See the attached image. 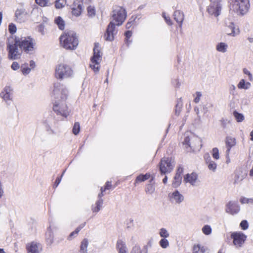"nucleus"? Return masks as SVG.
I'll return each mask as SVG.
<instances>
[{"instance_id":"nucleus-1","label":"nucleus","mask_w":253,"mask_h":253,"mask_svg":"<svg viewBox=\"0 0 253 253\" xmlns=\"http://www.w3.org/2000/svg\"><path fill=\"white\" fill-rule=\"evenodd\" d=\"M68 90L66 87L60 83L54 84L53 95L57 100L55 101L53 109L57 114L67 117L69 115V110L65 100L68 96Z\"/></svg>"},{"instance_id":"nucleus-2","label":"nucleus","mask_w":253,"mask_h":253,"mask_svg":"<svg viewBox=\"0 0 253 253\" xmlns=\"http://www.w3.org/2000/svg\"><path fill=\"white\" fill-rule=\"evenodd\" d=\"M60 40L62 46L67 49L74 50L79 44L78 37L73 31L64 32L60 36Z\"/></svg>"},{"instance_id":"nucleus-3","label":"nucleus","mask_w":253,"mask_h":253,"mask_svg":"<svg viewBox=\"0 0 253 253\" xmlns=\"http://www.w3.org/2000/svg\"><path fill=\"white\" fill-rule=\"evenodd\" d=\"M6 48L8 50V57L10 59L16 60L20 57L22 51L19 46L17 39L15 40H8Z\"/></svg>"},{"instance_id":"nucleus-4","label":"nucleus","mask_w":253,"mask_h":253,"mask_svg":"<svg viewBox=\"0 0 253 253\" xmlns=\"http://www.w3.org/2000/svg\"><path fill=\"white\" fill-rule=\"evenodd\" d=\"M73 71L71 68L64 64H58L55 68V75L56 78L63 80L73 76Z\"/></svg>"},{"instance_id":"nucleus-5","label":"nucleus","mask_w":253,"mask_h":253,"mask_svg":"<svg viewBox=\"0 0 253 253\" xmlns=\"http://www.w3.org/2000/svg\"><path fill=\"white\" fill-rule=\"evenodd\" d=\"M175 165L172 158L164 157L159 163V169L162 174L170 173L173 170Z\"/></svg>"},{"instance_id":"nucleus-6","label":"nucleus","mask_w":253,"mask_h":253,"mask_svg":"<svg viewBox=\"0 0 253 253\" xmlns=\"http://www.w3.org/2000/svg\"><path fill=\"white\" fill-rule=\"evenodd\" d=\"M183 145H187L193 151L199 150L201 148V140L199 137L195 136L193 134L188 135H185L184 140L182 142Z\"/></svg>"},{"instance_id":"nucleus-7","label":"nucleus","mask_w":253,"mask_h":253,"mask_svg":"<svg viewBox=\"0 0 253 253\" xmlns=\"http://www.w3.org/2000/svg\"><path fill=\"white\" fill-rule=\"evenodd\" d=\"M17 42L22 51L31 54L34 51L35 41L30 37L17 39Z\"/></svg>"},{"instance_id":"nucleus-8","label":"nucleus","mask_w":253,"mask_h":253,"mask_svg":"<svg viewBox=\"0 0 253 253\" xmlns=\"http://www.w3.org/2000/svg\"><path fill=\"white\" fill-rule=\"evenodd\" d=\"M112 17L113 20L117 23V25L120 26L126 18V11L121 6H115L112 12Z\"/></svg>"},{"instance_id":"nucleus-9","label":"nucleus","mask_w":253,"mask_h":253,"mask_svg":"<svg viewBox=\"0 0 253 253\" xmlns=\"http://www.w3.org/2000/svg\"><path fill=\"white\" fill-rule=\"evenodd\" d=\"M232 3L233 10L237 13L244 15L248 11L249 0H232Z\"/></svg>"},{"instance_id":"nucleus-10","label":"nucleus","mask_w":253,"mask_h":253,"mask_svg":"<svg viewBox=\"0 0 253 253\" xmlns=\"http://www.w3.org/2000/svg\"><path fill=\"white\" fill-rule=\"evenodd\" d=\"M99 48L98 45L95 44L93 48V56L91 58V63L90 64V67L93 69L94 72L98 71V65L102 59V56L100 54Z\"/></svg>"},{"instance_id":"nucleus-11","label":"nucleus","mask_w":253,"mask_h":253,"mask_svg":"<svg viewBox=\"0 0 253 253\" xmlns=\"http://www.w3.org/2000/svg\"><path fill=\"white\" fill-rule=\"evenodd\" d=\"M231 237L233 239L234 245L236 247H241L247 238L245 235L241 232L233 233L231 235Z\"/></svg>"},{"instance_id":"nucleus-12","label":"nucleus","mask_w":253,"mask_h":253,"mask_svg":"<svg viewBox=\"0 0 253 253\" xmlns=\"http://www.w3.org/2000/svg\"><path fill=\"white\" fill-rule=\"evenodd\" d=\"M117 31L115 29V24L113 22H110L106 29L104 38L106 41H112L114 40V35Z\"/></svg>"},{"instance_id":"nucleus-13","label":"nucleus","mask_w":253,"mask_h":253,"mask_svg":"<svg viewBox=\"0 0 253 253\" xmlns=\"http://www.w3.org/2000/svg\"><path fill=\"white\" fill-rule=\"evenodd\" d=\"M221 10V4L219 3H211L207 9L209 13L214 17H217L220 14Z\"/></svg>"},{"instance_id":"nucleus-14","label":"nucleus","mask_w":253,"mask_h":253,"mask_svg":"<svg viewBox=\"0 0 253 253\" xmlns=\"http://www.w3.org/2000/svg\"><path fill=\"white\" fill-rule=\"evenodd\" d=\"M239 210L240 207L237 202L230 201L226 205V211L230 214H236Z\"/></svg>"},{"instance_id":"nucleus-15","label":"nucleus","mask_w":253,"mask_h":253,"mask_svg":"<svg viewBox=\"0 0 253 253\" xmlns=\"http://www.w3.org/2000/svg\"><path fill=\"white\" fill-rule=\"evenodd\" d=\"M227 24L226 31L228 35L235 37L238 35L240 33L239 28L237 26H236L233 22H229V24Z\"/></svg>"},{"instance_id":"nucleus-16","label":"nucleus","mask_w":253,"mask_h":253,"mask_svg":"<svg viewBox=\"0 0 253 253\" xmlns=\"http://www.w3.org/2000/svg\"><path fill=\"white\" fill-rule=\"evenodd\" d=\"M12 91L10 86H6L0 93V96L6 102L10 101L12 99Z\"/></svg>"},{"instance_id":"nucleus-17","label":"nucleus","mask_w":253,"mask_h":253,"mask_svg":"<svg viewBox=\"0 0 253 253\" xmlns=\"http://www.w3.org/2000/svg\"><path fill=\"white\" fill-rule=\"evenodd\" d=\"M27 12L24 8L17 9L15 13V17L19 22L25 21L27 18Z\"/></svg>"},{"instance_id":"nucleus-18","label":"nucleus","mask_w":253,"mask_h":253,"mask_svg":"<svg viewBox=\"0 0 253 253\" xmlns=\"http://www.w3.org/2000/svg\"><path fill=\"white\" fill-rule=\"evenodd\" d=\"M183 168L179 167L177 169V172L174 177V180L172 182V186L173 187H177L181 183L182 176L181 174L183 172Z\"/></svg>"},{"instance_id":"nucleus-19","label":"nucleus","mask_w":253,"mask_h":253,"mask_svg":"<svg viewBox=\"0 0 253 253\" xmlns=\"http://www.w3.org/2000/svg\"><path fill=\"white\" fill-rule=\"evenodd\" d=\"M26 249L28 253H40L41 251L40 245L34 242L27 244Z\"/></svg>"},{"instance_id":"nucleus-20","label":"nucleus","mask_w":253,"mask_h":253,"mask_svg":"<svg viewBox=\"0 0 253 253\" xmlns=\"http://www.w3.org/2000/svg\"><path fill=\"white\" fill-rule=\"evenodd\" d=\"M184 181L189 183L193 186L196 185L197 181V175L195 173L187 174L184 176Z\"/></svg>"},{"instance_id":"nucleus-21","label":"nucleus","mask_w":253,"mask_h":253,"mask_svg":"<svg viewBox=\"0 0 253 253\" xmlns=\"http://www.w3.org/2000/svg\"><path fill=\"white\" fill-rule=\"evenodd\" d=\"M225 142L227 147L226 154L228 156L231 148L234 146L236 144V139L231 136H227Z\"/></svg>"},{"instance_id":"nucleus-22","label":"nucleus","mask_w":253,"mask_h":253,"mask_svg":"<svg viewBox=\"0 0 253 253\" xmlns=\"http://www.w3.org/2000/svg\"><path fill=\"white\" fill-rule=\"evenodd\" d=\"M205 160H206V163L208 166V169L212 170V171L214 172L216 169L217 165L216 164L211 160V157L210 156L207 154L205 157Z\"/></svg>"},{"instance_id":"nucleus-23","label":"nucleus","mask_w":253,"mask_h":253,"mask_svg":"<svg viewBox=\"0 0 253 253\" xmlns=\"http://www.w3.org/2000/svg\"><path fill=\"white\" fill-rule=\"evenodd\" d=\"M171 200L174 201L177 204H179L184 200L183 196L177 190L172 193L170 197Z\"/></svg>"},{"instance_id":"nucleus-24","label":"nucleus","mask_w":253,"mask_h":253,"mask_svg":"<svg viewBox=\"0 0 253 253\" xmlns=\"http://www.w3.org/2000/svg\"><path fill=\"white\" fill-rule=\"evenodd\" d=\"M174 19L177 22L179 23V26L181 27L184 20V14L179 10H176L173 14Z\"/></svg>"},{"instance_id":"nucleus-25","label":"nucleus","mask_w":253,"mask_h":253,"mask_svg":"<svg viewBox=\"0 0 253 253\" xmlns=\"http://www.w3.org/2000/svg\"><path fill=\"white\" fill-rule=\"evenodd\" d=\"M251 86V84L249 82H246L244 79L240 80L237 85V87L239 89H247Z\"/></svg>"},{"instance_id":"nucleus-26","label":"nucleus","mask_w":253,"mask_h":253,"mask_svg":"<svg viewBox=\"0 0 253 253\" xmlns=\"http://www.w3.org/2000/svg\"><path fill=\"white\" fill-rule=\"evenodd\" d=\"M119 253H127L126 245L122 241H119L117 244Z\"/></svg>"},{"instance_id":"nucleus-27","label":"nucleus","mask_w":253,"mask_h":253,"mask_svg":"<svg viewBox=\"0 0 253 253\" xmlns=\"http://www.w3.org/2000/svg\"><path fill=\"white\" fill-rule=\"evenodd\" d=\"M88 242L87 239H84L82 241L81 246H80V253H87V248L88 246Z\"/></svg>"},{"instance_id":"nucleus-28","label":"nucleus","mask_w":253,"mask_h":253,"mask_svg":"<svg viewBox=\"0 0 253 253\" xmlns=\"http://www.w3.org/2000/svg\"><path fill=\"white\" fill-rule=\"evenodd\" d=\"M228 45L224 42H220L216 45V50L222 53H225L227 51Z\"/></svg>"},{"instance_id":"nucleus-29","label":"nucleus","mask_w":253,"mask_h":253,"mask_svg":"<svg viewBox=\"0 0 253 253\" xmlns=\"http://www.w3.org/2000/svg\"><path fill=\"white\" fill-rule=\"evenodd\" d=\"M245 178V174L242 173V172H239L237 174H236L235 179L234 181V183L239 184L240 183L244 178Z\"/></svg>"},{"instance_id":"nucleus-30","label":"nucleus","mask_w":253,"mask_h":253,"mask_svg":"<svg viewBox=\"0 0 253 253\" xmlns=\"http://www.w3.org/2000/svg\"><path fill=\"white\" fill-rule=\"evenodd\" d=\"M55 23L58 25L60 30H63L65 27V23L62 18L58 16L55 19Z\"/></svg>"},{"instance_id":"nucleus-31","label":"nucleus","mask_w":253,"mask_h":253,"mask_svg":"<svg viewBox=\"0 0 253 253\" xmlns=\"http://www.w3.org/2000/svg\"><path fill=\"white\" fill-rule=\"evenodd\" d=\"M85 223H83L81 224L79 227H78L75 231L72 232L68 236V239L70 240L72 239V237L75 235H77L79 231L85 226Z\"/></svg>"},{"instance_id":"nucleus-32","label":"nucleus","mask_w":253,"mask_h":253,"mask_svg":"<svg viewBox=\"0 0 253 253\" xmlns=\"http://www.w3.org/2000/svg\"><path fill=\"white\" fill-rule=\"evenodd\" d=\"M35 1L42 7L49 6L52 4L49 0H35Z\"/></svg>"},{"instance_id":"nucleus-33","label":"nucleus","mask_w":253,"mask_h":253,"mask_svg":"<svg viewBox=\"0 0 253 253\" xmlns=\"http://www.w3.org/2000/svg\"><path fill=\"white\" fill-rule=\"evenodd\" d=\"M150 174L146 173L145 174H140L136 179V182H141L144 181L150 177Z\"/></svg>"},{"instance_id":"nucleus-34","label":"nucleus","mask_w":253,"mask_h":253,"mask_svg":"<svg viewBox=\"0 0 253 253\" xmlns=\"http://www.w3.org/2000/svg\"><path fill=\"white\" fill-rule=\"evenodd\" d=\"M233 115L236 120L238 122H242L244 119V116L242 114L238 113L237 111H235L233 112Z\"/></svg>"},{"instance_id":"nucleus-35","label":"nucleus","mask_w":253,"mask_h":253,"mask_svg":"<svg viewBox=\"0 0 253 253\" xmlns=\"http://www.w3.org/2000/svg\"><path fill=\"white\" fill-rule=\"evenodd\" d=\"M159 234L160 236L163 238H166L169 237V234L168 230L165 228H161L160 230Z\"/></svg>"},{"instance_id":"nucleus-36","label":"nucleus","mask_w":253,"mask_h":253,"mask_svg":"<svg viewBox=\"0 0 253 253\" xmlns=\"http://www.w3.org/2000/svg\"><path fill=\"white\" fill-rule=\"evenodd\" d=\"M160 246L163 248L166 249L169 246V242L166 238L162 239L159 242Z\"/></svg>"},{"instance_id":"nucleus-37","label":"nucleus","mask_w":253,"mask_h":253,"mask_svg":"<svg viewBox=\"0 0 253 253\" xmlns=\"http://www.w3.org/2000/svg\"><path fill=\"white\" fill-rule=\"evenodd\" d=\"M65 4V0H56L55 1V6L56 8H61L64 7Z\"/></svg>"},{"instance_id":"nucleus-38","label":"nucleus","mask_w":253,"mask_h":253,"mask_svg":"<svg viewBox=\"0 0 253 253\" xmlns=\"http://www.w3.org/2000/svg\"><path fill=\"white\" fill-rule=\"evenodd\" d=\"M21 70L23 74L26 75L30 72L31 69L28 67L27 65L23 64L21 67Z\"/></svg>"},{"instance_id":"nucleus-39","label":"nucleus","mask_w":253,"mask_h":253,"mask_svg":"<svg viewBox=\"0 0 253 253\" xmlns=\"http://www.w3.org/2000/svg\"><path fill=\"white\" fill-rule=\"evenodd\" d=\"M202 231L205 235H210L211 232V228L210 225H206L202 228Z\"/></svg>"},{"instance_id":"nucleus-40","label":"nucleus","mask_w":253,"mask_h":253,"mask_svg":"<svg viewBox=\"0 0 253 253\" xmlns=\"http://www.w3.org/2000/svg\"><path fill=\"white\" fill-rule=\"evenodd\" d=\"M155 191V187L154 186L151 184H149L147 185V187L145 189V192L149 194H153Z\"/></svg>"},{"instance_id":"nucleus-41","label":"nucleus","mask_w":253,"mask_h":253,"mask_svg":"<svg viewBox=\"0 0 253 253\" xmlns=\"http://www.w3.org/2000/svg\"><path fill=\"white\" fill-rule=\"evenodd\" d=\"M80 130V126L79 123L76 122L75 123L73 128V132L75 135H77Z\"/></svg>"},{"instance_id":"nucleus-42","label":"nucleus","mask_w":253,"mask_h":253,"mask_svg":"<svg viewBox=\"0 0 253 253\" xmlns=\"http://www.w3.org/2000/svg\"><path fill=\"white\" fill-rule=\"evenodd\" d=\"M81 8L82 6L81 5L78 6V9L73 8L72 11V14L77 16H79L81 13Z\"/></svg>"},{"instance_id":"nucleus-43","label":"nucleus","mask_w":253,"mask_h":253,"mask_svg":"<svg viewBox=\"0 0 253 253\" xmlns=\"http://www.w3.org/2000/svg\"><path fill=\"white\" fill-rule=\"evenodd\" d=\"M212 156L213 158L216 160L219 158L218 149L217 148H214L212 150Z\"/></svg>"},{"instance_id":"nucleus-44","label":"nucleus","mask_w":253,"mask_h":253,"mask_svg":"<svg viewBox=\"0 0 253 253\" xmlns=\"http://www.w3.org/2000/svg\"><path fill=\"white\" fill-rule=\"evenodd\" d=\"M240 202L242 204H253V199H252V198H242L240 199Z\"/></svg>"},{"instance_id":"nucleus-45","label":"nucleus","mask_w":253,"mask_h":253,"mask_svg":"<svg viewBox=\"0 0 253 253\" xmlns=\"http://www.w3.org/2000/svg\"><path fill=\"white\" fill-rule=\"evenodd\" d=\"M182 106V103L181 100L178 101L175 106V114L176 115H178L179 114Z\"/></svg>"},{"instance_id":"nucleus-46","label":"nucleus","mask_w":253,"mask_h":253,"mask_svg":"<svg viewBox=\"0 0 253 253\" xmlns=\"http://www.w3.org/2000/svg\"><path fill=\"white\" fill-rule=\"evenodd\" d=\"M130 253H146L145 251H141L140 248L138 246H135Z\"/></svg>"},{"instance_id":"nucleus-47","label":"nucleus","mask_w":253,"mask_h":253,"mask_svg":"<svg viewBox=\"0 0 253 253\" xmlns=\"http://www.w3.org/2000/svg\"><path fill=\"white\" fill-rule=\"evenodd\" d=\"M87 12L89 16L92 17L94 16L95 12L93 7L89 6L87 7Z\"/></svg>"},{"instance_id":"nucleus-48","label":"nucleus","mask_w":253,"mask_h":253,"mask_svg":"<svg viewBox=\"0 0 253 253\" xmlns=\"http://www.w3.org/2000/svg\"><path fill=\"white\" fill-rule=\"evenodd\" d=\"M8 28H9V32L11 34H13L14 33H15L16 32V27L14 24H12V23L10 24L9 25Z\"/></svg>"},{"instance_id":"nucleus-49","label":"nucleus","mask_w":253,"mask_h":253,"mask_svg":"<svg viewBox=\"0 0 253 253\" xmlns=\"http://www.w3.org/2000/svg\"><path fill=\"white\" fill-rule=\"evenodd\" d=\"M163 17L165 19L166 23L169 25H171L172 24V23L171 22V20L170 19V17L169 16H167L166 14V13H165V12L163 13Z\"/></svg>"},{"instance_id":"nucleus-50","label":"nucleus","mask_w":253,"mask_h":253,"mask_svg":"<svg viewBox=\"0 0 253 253\" xmlns=\"http://www.w3.org/2000/svg\"><path fill=\"white\" fill-rule=\"evenodd\" d=\"M240 226L243 230H246L248 228V223L246 220H243L240 223Z\"/></svg>"},{"instance_id":"nucleus-51","label":"nucleus","mask_w":253,"mask_h":253,"mask_svg":"<svg viewBox=\"0 0 253 253\" xmlns=\"http://www.w3.org/2000/svg\"><path fill=\"white\" fill-rule=\"evenodd\" d=\"M243 73L249 76V80L252 81L253 80V76L252 74L246 68L243 69Z\"/></svg>"},{"instance_id":"nucleus-52","label":"nucleus","mask_w":253,"mask_h":253,"mask_svg":"<svg viewBox=\"0 0 253 253\" xmlns=\"http://www.w3.org/2000/svg\"><path fill=\"white\" fill-rule=\"evenodd\" d=\"M196 95L197 96L194 99V102L196 103H198L200 100V98L202 96V94L200 92H196Z\"/></svg>"},{"instance_id":"nucleus-53","label":"nucleus","mask_w":253,"mask_h":253,"mask_svg":"<svg viewBox=\"0 0 253 253\" xmlns=\"http://www.w3.org/2000/svg\"><path fill=\"white\" fill-rule=\"evenodd\" d=\"M11 67L13 70H17L19 68V65L17 62H13Z\"/></svg>"},{"instance_id":"nucleus-54","label":"nucleus","mask_w":253,"mask_h":253,"mask_svg":"<svg viewBox=\"0 0 253 253\" xmlns=\"http://www.w3.org/2000/svg\"><path fill=\"white\" fill-rule=\"evenodd\" d=\"M111 186H112L111 182L110 181H107L106 183V185L104 188V190L110 189L111 188Z\"/></svg>"},{"instance_id":"nucleus-55","label":"nucleus","mask_w":253,"mask_h":253,"mask_svg":"<svg viewBox=\"0 0 253 253\" xmlns=\"http://www.w3.org/2000/svg\"><path fill=\"white\" fill-rule=\"evenodd\" d=\"M100 210L96 206H92V211L93 212H98Z\"/></svg>"},{"instance_id":"nucleus-56","label":"nucleus","mask_w":253,"mask_h":253,"mask_svg":"<svg viewBox=\"0 0 253 253\" xmlns=\"http://www.w3.org/2000/svg\"><path fill=\"white\" fill-rule=\"evenodd\" d=\"M131 35H132V33L130 31H127L125 33V36H126V38L127 39L129 38L131 36Z\"/></svg>"},{"instance_id":"nucleus-57","label":"nucleus","mask_w":253,"mask_h":253,"mask_svg":"<svg viewBox=\"0 0 253 253\" xmlns=\"http://www.w3.org/2000/svg\"><path fill=\"white\" fill-rule=\"evenodd\" d=\"M221 126L223 128H225L226 127V123H227V120H225L224 119H222L221 121Z\"/></svg>"},{"instance_id":"nucleus-58","label":"nucleus","mask_w":253,"mask_h":253,"mask_svg":"<svg viewBox=\"0 0 253 253\" xmlns=\"http://www.w3.org/2000/svg\"><path fill=\"white\" fill-rule=\"evenodd\" d=\"M47 131L49 132V134H56V132L53 130L50 126L47 129Z\"/></svg>"},{"instance_id":"nucleus-59","label":"nucleus","mask_w":253,"mask_h":253,"mask_svg":"<svg viewBox=\"0 0 253 253\" xmlns=\"http://www.w3.org/2000/svg\"><path fill=\"white\" fill-rule=\"evenodd\" d=\"M60 181H61V178L58 177L56 178L55 181V186L57 187L58 184L60 183Z\"/></svg>"},{"instance_id":"nucleus-60","label":"nucleus","mask_w":253,"mask_h":253,"mask_svg":"<svg viewBox=\"0 0 253 253\" xmlns=\"http://www.w3.org/2000/svg\"><path fill=\"white\" fill-rule=\"evenodd\" d=\"M133 21H129L126 23V27L127 29H129L132 25Z\"/></svg>"},{"instance_id":"nucleus-61","label":"nucleus","mask_w":253,"mask_h":253,"mask_svg":"<svg viewBox=\"0 0 253 253\" xmlns=\"http://www.w3.org/2000/svg\"><path fill=\"white\" fill-rule=\"evenodd\" d=\"M30 66L32 68H34L35 67V63L34 61L33 60H31L30 62Z\"/></svg>"},{"instance_id":"nucleus-62","label":"nucleus","mask_w":253,"mask_h":253,"mask_svg":"<svg viewBox=\"0 0 253 253\" xmlns=\"http://www.w3.org/2000/svg\"><path fill=\"white\" fill-rule=\"evenodd\" d=\"M103 199H98V200L96 201V204H98V205H100L102 206V204H103Z\"/></svg>"},{"instance_id":"nucleus-63","label":"nucleus","mask_w":253,"mask_h":253,"mask_svg":"<svg viewBox=\"0 0 253 253\" xmlns=\"http://www.w3.org/2000/svg\"><path fill=\"white\" fill-rule=\"evenodd\" d=\"M221 0H210L211 3H220Z\"/></svg>"},{"instance_id":"nucleus-64","label":"nucleus","mask_w":253,"mask_h":253,"mask_svg":"<svg viewBox=\"0 0 253 253\" xmlns=\"http://www.w3.org/2000/svg\"><path fill=\"white\" fill-rule=\"evenodd\" d=\"M251 140L253 141V130L250 133Z\"/></svg>"}]
</instances>
